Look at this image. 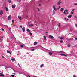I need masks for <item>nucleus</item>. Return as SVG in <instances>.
<instances>
[{
  "mask_svg": "<svg viewBox=\"0 0 77 77\" xmlns=\"http://www.w3.org/2000/svg\"><path fill=\"white\" fill-rule=\"evenodd\" d=\"M3 74L2 73H0V74L1 75H2V74Z\"/></svg>",
  "mask_w": 77,
  "mask_h": 77,
  "instance_id": "052dcab7",
  "label": "nucleus"
},
{
  "mask_svg": "<svg viewBox=\"0 0 77 77\" xmlns=\"http://www.w3.org/2000/svg\"><path fill=\"white\" fill-rule=\"evenodd\" d=\"M2 31H3V32H4V29H2Z\"/></svg>",
  "mask_w": 77,
  "mask_h": 77,
  "instance_id": "79ce46f5",
  "label": "nucleus"
},
{
  "mask_svg": "<svg viewBox=\"0 0 77 77\" xmlns=\"http://www.w3.org/2000/svg\"><path fill=\"white\" fill-rule=\"evenodd\" d=\"M33 77H37V76H33Z\"/></svg>",
  "mask_w": 77,
  "mask_h": 77,
  "instance_id": "13d9d810",
  "label": "nucleus"
},
{
  "mask_svg": "<svg viewBox=\"0 0 77 77\" xmlns=\"http://www.w3.org/2000/svg\"><path fill=\"white\" fill-rule=\"evenodd\" d=\"M11 16L9 15L8 17V20H11Z\"/></svg>",
  "mask_w": 77,
  "mask_h": 77,
  "instance_id": "20e7f679",
  "label": "nucleus"
},
{
  "mask_svg": "<svg viewBox=\"0 0 77 77\" xmlns=\"http://www.w3.org/2000/svg\"><path fill=\"white\" fill-rule=\"evenodd\" d=\"M1 66H5L3 65H1Z\"/></svg>",
  "mask_w": 77,
  "mask_h": 77,
  "instance_id": "a18cd8bd",
  "label": "nucleus"
},
{
  "mask_svg": "<svg viewBox=\"0 0 77 77\" xmlns=\"http://www.w3.org/2000/svg\"><path fill=\"white\" fill-rule=\"evenodd\" d=\"M18 65L19 66H20V64H19V63H18Z\"/></svg>",
  "mask_w": 77,
  "mask_h": 77,
  "instance_id": "5fc2aeb1",
  "label": "nucleus"
},
{
  "mask_svg": "<svg viewBox=\"0 0 77 77\" xmlns=\"http://www.w3.org/2000/svg\"><path fill=\"white\" fill-rule=\"evenodd\" d=\"M22 26H20V28H22Z\"/></svg>",
  "mask_w": 77,
  "mask_h": 77,
  "instance_id": "bf43d9fd",
  "label": "nucleus"
},
{
  "mask_svg": "<svg viewBox=\"0 0 77 77\" xmlns=\"http://www.w3.org/2000/svg\"><path fill=\"white\" fill-rule=\"evenodd\" d=\"M74 18H77V16H74Z\"/></svg>",
  "mask_w": 77,
  "mask_h": 77,
  "instance_id": "603ef678",
  "label": "nucleus"
},
{
  "mask_svg": "<svg viewBox=\"0 0 77 77\" xmlns=\"http://www.w3.org/2000/svg\"><path fill=\"white\" fill-rule=\"evenodd\" d=\"M7 1L9 3H11V0H7Z\"/></svg>",
  "mask_w": 77,
  "mask_h": 77,
  "instance_id": "a211bd4d",
  "label": "nucleus"
},
{
  "mask_svg": "<svg viewBox=\"0 0 77 77\" xmlns=\"http://www.w3.org/2000/svg\"><path fill=\"white\" fill-rule=\"evenodd\" d=\"M74 5H77V3L75 4Z\"/></svg>",
  "mask_w": 77,
  "mask_h": 77,
  "instance_id": "09e8293b",
  "label": "nucleus"
},
{
  "mask_svg": "<svg viewBox=\"0 0 77 77\" xmlns=\"http://www.w3.org/2000/svg\"><path fill=\"white\" fill-rule=\"evenodd\" d=\"M26 77H30V76L28 75H26Z\"/></svg>",
  "mask_w": 77,
  "mask_h": 77,
  "instance_id": "f704fd0d",
  "label": "nucleus"
},
{
  "mask_svg": "<svg viewBox=\"0 0 77 77\" xmlns=\"http://www.w3.org/2000/svg\"><path fill=\"white\" fill-rule=\"evenodd\" d=\"M29 26L30 27H32V26H33V25H32V24L29 25Z\"/></svg>",
  "mask_w": 77,
  "mask_h": 77,
  "instance_id": "cd10ccee",
  "label": "nucleus"
},
{
  "mask_svg": "<svg viewBox=\"0 0 77 77\" xmlns=\"http://www.w3.org/2000/svg\"><path fill=\"white\" fill-rule=\"evenodd\" d=\"M21 0H20L19 1V2H20V1H21Z\"/></svg>",
  "mask_w": 77,
  "mask_h": 77,
  "instance_id": "0e129e2a",
  "label": "nucleus"
},
{
  "mask_svg": "<svg viewBox=\"0 0 77 77\" xmlns=\"http://www.w3.org/2000/svg\"><path fill=\"white\" fill-rule=\"evenodd\" d=\"M60 3H61V2H60V1L57 3V5H60Z\"/></svg>",
  "mask_w": 77,
  "mask_h": 77,
  "instance_id": "0eeeda50",
  "label": "nucleus"
},
{
  "mask_svg": "<svg viewBox=\"0 0 77 77\" xmlns=\"http://www.w3.org/2000/svg\"><path fill=\"white\" fill-rule=\"evenodd\" d=\"M5 9H6V11H8V8L7 7L5 8Z\"/></svg>",
  "mask_w": 77,
  "mask_h": 77,
  "instance_id": "2eb2a0df",
  "label": "nucleus"
},
{
  "mask_svg": "<svg viewBox=\"0 0 77 77\" xmlns=\"http://www.w3.org/2000/svg\"><path fill=\"white\" fill-rule=\"evenodd\" d=\"M3 11L2 10H1L0 11V15H3Z\"/></svg>",
  "mask_w": 77,
  "mask_h": 77,
  "instance_id": "39448f33",
  "label": "nucleus"
},
{
  "mask_svg": "<svg viewBox=\"0 0 77 77\" xmlns=\"http://www.w3.org/2000/svg\"><path fill=\"white\" fill-rule=\"evenodd\" d=\"M26 49H29V48L27 47H26Z\"/></svg>",
  "mask_w": 77,
  "mask_h": 77,
  "instance_id": "58836bf2",
  "label": "nucleus"
},
{
  "mask_svg": "<svg viewBox=\"0 0 77 77\" xmlns=\"http://www.w3.org/2000/svg\"><path fill=\"white\" fill-rule=\"evenodd\" d=\"M4 27H7V28H8V26H7V25H4Z\"/></svg>",
  "mask_w": 77,
  "mask_h": 77,
  "instance_id": "f3484780",
  "label": "nucleus"
},
{
  "mask_svg": "<svg viewBox=\"0 0 77 77\" xmlns=\"http://www.w3.org/2000/svg\"><path fill=\"white\" fill-rule=\"evenodd\" d=\"M18 18L20 20H21V17L18 16Z\"/></svg>",
  "mask_w": 77,
  "mask_h": 77,
  "instance_id": "412c9836",
  "label": "nucleus"
},
{
  "mask_svg": "<svg viewBox=\"0 0 77 77\" xmlns=\"http://www.w3.org/2000/svg\"><path fill=\"white\" fill-rule=\"evenodd\" d=\"M26 17L28 18V16H26Z\"/></svg>",
  "mask_w": 77,
  "mask_h": 77,
  "instance_id": "4d7b16f0",
  "label": "nucleus"
},
{
  "mask_svg": "<svg viewBox=\"0 0 77 77\" xmlns=\"http://www.w3.org/2000/svg\"><path fill=\"white\" fill-rule=\"evenodd\" d=\"M11 60L12 61H15V59H11Z\"/></svg>",
  "mask_w": 77,
  "mask_h": 77,
  "instance_id": "b1692460",
  "label": "nucleus"
},
{
  "mask_svg": "<svg viewBox=\"0 0 77 77\" xmlns=\"http://www.w3.org/2000/svg\"><path fill=\"white\" fill-rule=\"evenodd\" d=\"M70 46H71V45H70V44H68V47H69Z\"/></svg>",
  "mask_w": 77,
  "mask_h": 77,
  "instance_id": "bb28decb",
  "label": "nucleus"
},
{
  "mask_svg": "<svg viewBox=\"0 0 77 77\" xmlns=\"http://www.w3.org/2000/svg\"><path fill=\"white\" fill-rule=\"evenodd\" d=\"M7 53H8L10 54H11V53L10 52V51H7Z\"/></svg>",
  "mask_w": 77,
  "mask_h": 77,
  "instance_id": "dca6fc26",
  "label": "nucleus"
},
{
  "mask_svg": "<svg viewBox=\"0 0 77 77\" xmlns=\"http://www.w3.org/2000/svg\"><path fill=\"white\" fill-rule=\"evenodd\" d=\"M49 36L50 38H51L52 39L54 38V37L52 35H49Z\"/></svg>",
  "mask_w": 77,
  "mask_h": 77,
  "instance_id": "9d476101",
  "label": "nucleus"
},
{
  "mask_svg": "<svg viewBox=\"0 0 77 77\" xmlns=\"http://www.w3.org/2000/svg\"><path fill=\"white\" fill-rule=\"evenodd\" d=\"M11 77H14V75H11Z\"/></svg>",
  "mask_w": 77,
  "mask_h": 77,
  "instance_id": "c85d7f7f",
  "label": "nucleus"
},
{
  "mask_svg": "<svg viewBox=\"0 0 77 77\" xmlns=\"http://www.w3.org/2000/svg\"><path fill=\"white\" fill-rule=\"evenodd\" d=\"M57 53H65V52H64L63 51H58V52H56Z\"/></svg>",
  "mask_w": 77,
  "mask_h": 77,
  "instance_id": "1a4fd4ad",
  "label": "nucleus"
},
{
  "mask_svg": "<svg viewBox=\"0 0 77 77\" xmlns=\"http://www.w3.org/2000/svg\"><path fill=\"white\" fill-rule=\"evenodd\" d=\"M67 17L69 18H71V17H72V16L71 15H69Z\"/></svg>",
  "mask_w": 77,
  "mask_h": 77,
  "instance_id": "9b49d317",
  "label": "nucleus"
},
{
  "mask_svg": "<svg viewBox=\"0 0 77 77\" xmlns=\"http://www.w3.org/2000/svg\"><path fill=\"white\" fill-rule=\"evenodd\" d=\"M35 25H36V26H38L37 25V24H35Z\"/></svg>",
  "mask_w": 77,
  "mask_h": 77,
  "instance_id": "69168bd1",
  "label": "nucleus"
},
{
  "mask_svg": "<svg viewBox=\"0 0 77 77\" xmlns=\"http://www.w3.org/2000/svg\"><path fill=\"white\" fill-rule=\"evenodd\" d=\"M8 29H9V31H10V30H11V28H9Z\"/></svg>",
  "mask_w": 77,
  "mask_h": 77,
  "instance_id": "c03bdc74",
  "label": "nucleus"
},
{
  "mask_svg": "<svg viewBox=\"0 0 77 77\" xmlns=\"http://www.w3.org/2000/svg\"><path fill=\"white\" fill-rule=\"evenodd\" d=\"M8 68V67H5V68L6 69H7V68Z\"/></svg>",
  "mask_w": 77,
  "mask_h": 77,
  "instance_id": "8fccbe9b",
  "label": "nucleus"
},
{
  "mask_svg": "<svg viewBox=\"0 0 77 77\" xmlns=\"http://www.w3.org/2000/svg\"><path fill=\"white\" fill-rule=\"evenodd\" d=\"M29 34H30V35H31V36H32V35H33V34H32V33H31V32H30V33H29Z\"/></svg>",
  "mask_w": 77,
  "mask_h": 77,
  "instance_id": "7c9ffc66",
  "label": "nucleus"
},
{
  "mask_svg": "<svg viewBox=\"0 0 77 77\" xmlns=\"http://www.w3.org/2000/svg\"><path fill=\"white\" fill-rule=\"evenodd\" d=\"M65 11H64V12H63V13H64V14H66V13H65Z\"/></svg>",
  "mask_w": 77,
  "mask_h": 77,
  "instance_id": "ea45409f",
  "label": "nucleus"
},
{
  "mask_svg": "<svg viewBox=\"0 0 77 77\" xmlns=\"http://www.w3.org/2000/svg\"><path fill=\"white\" fill-rule=\"evenodd\" d=\"M49 55H50V56H51V55H53V53H52V52H53V51H49Z\"/></svg>",
  "mask_w": 77,
  "mask_h": 77,
  "instance_id": "f257e3e1",
  "label": "nucleus"
},
{
  "mask_svg": "<svg viewBox=\"0 0 77 77\" xmlns=\"http://www.w3.org/2000/svg\"><path fill=\"white\" fill-rule=\"evenodd\" d=\"M12 23H14V20H12Z\"/></svg>",
  "mask_w": 77,
  "mask_h": 77,
  "instance_id": "37998d69",
  "label": "nucleus"
},
{
  "mask_svg": "<svg viewBox=\"0 0 77 77\" xmlns=\"http://www.w3.org/2000/svg\"><path fill=\"white\" fill-rule=\"evenodd\" d=\"M54 14H55V11L54 10H53V15H54Z\"/></svg>",
  "mask_w": 77,
  "mask_h": 77,
  "instance_id": "6ab92c4d",
  "label": "nucleus"
},
{
  "mask_svg": "<svg viewBox=\"0 0 77 77\" xmlns=\"http://www.w3.org/2000/svg\"><path fill=\"white\" fill-rule=\"evenodd\" d=\"M16 6V5L15 4L12 5V7L13 8H15Z\"/></svg>",
  "mask_w": 77,
  "mask_h": 77,
  "instance_id": "423d86ee",
  "label": "nucleus"
},
{
  "mask_svg": "<svg viewBox=\"0 0 77 77\" xmlns=\"http://www.w3.org/2000/svg\"><path fill=\"white\" fill-rule=\"evenodd\" d=\"M12 74H15V73H12Z\"/></svg>",
  "mask_w": 77,
  "mask_h": 77,
  "instance_id": "680f3d73",
  "label": "nucleus"
},
{
  "mask_svg": "<svg viewBox=\"0 0 77 77\" xmlns=\"http://www.w3.org/2000/svg\"><path fill=\"white\" fill-rule=\"evenodd\" d=\"M31 51H34V50H35V49H31Z\"/></svg>",
  "mask_w": 77,
  "mask_h": 77,
  "instance_id": "e433bc0d",
  "label": "nucleus"
},
{
  "mask_svg": "<svg viewBox=\"0 0 77 77\" xmlns=\"http://www.w3.org/2000/svg\"><path fill=\"white\" fill-rule=\"evenodd\" d=\"M0 75V76H1L2 77H4V76H5V75H3V74H2Z\"/></svg>",
  "mask_w": 77,
  "mask_h": 77,
  "instance_id": "a878e982",
  "label": "nucleus"
},
{
  "mask_svg": "<svg viewBox=\"0 0 77 77\" xmlns=\"http://www.w3.org/2000/svg\"><path fill=\"white\" fill-rule=\"evenodd\" d=\"M37 8V9H38V11H40V10H39V8Z\"/></svg>",
  "mask_w": 77,
  "mask_h": 77,
  "instance_id": "473e14b6",
  "label": "nucleus"
},
{
  "mask_svg": "<svg viewBox=\"0 0 77 77\" xmlns=\"http://www.w3.org/2000/svg\"><path fill=\"white\" fill-rule=\"evenodd\" d=\"M8 68H12V67H7Z\"/></svg>",
  "mask_w": 77,
  "mask_h": 77,
  "instance_id": "6e6d98bb",
  "label": "nucleus"
},
{
  "mask_svg": "<svg viewBox=\"0 0 77 77\" xmlns=\"http://www.w3.org/2000/svg\"><path fill=\"white\" fill-rule=\"evenodd\" d=\"M41 4H39V6H41Z\"/></svg>",
  "mask_w": 77,
  "mask_h": 77,
  "instance_id": "774afa93",
  "label": "nucleus"
},
{
  "mask_svg": "<svg viewBox=\"0 0 77 77\" xmlns=\"http://www.w3.org/2000/svg\"><path fill=\"white\" fill-rule=\"evenodd\" d=\"M63 37H61V38H60V39H63Z\"/></svg>",
  "mask_w": 77,
  "mask_h": 77,
  "instance_id": "c756f323",
  "label": "nucleus"
},
{
  "mask_svg": "<svg viewBox=\"0 0 77 77\" xmlns=\"http://www.w3.org/2000/svg\"><path fill=\"white\" fill-rule=\"evenodd\" d=\"M63 10H64V9L63 8H61L60 11H63Z\"/></svg>",
  "mask_w": 77,
  "mask_h": 77,
  "instance_id": "aec40b11",
  "label": "nucleus"
},
{
  "mask_svg": "<svg viewBox=\"0 0 77 77\" xmlns=\"http://www.w3.org/2000/svg\"><path fill=\"white\" fill-rule=\"evenodd\" d=\"M66 14H67V15H68V12H67V13H66Z\"/></svg>",
  "mask_w": 77,
  "mask_h": 77,
  "instance_id": "e2e57ef3",
  "label": "nucleus"
},
{
  "mask_svg": "<svg viewBox=\"0 0 77 77\" xmlns=\"http://www.w3.org/2000/svg\"><path fill=\"white\" fill-rule=\"evenodd\" d=\"M31 23V22H28V24H30Z\"/></svg>",
  "mask_w": 77,
  "mask_h": 77,
  "instance_id": "49530a36",
  "label": "nucleus"
},
{
  "mask_svg": "<svg viewBox=\"0 0 77 77\" xmlns=\"http://www.w3.org/2000/svg\"><path fill=\"white\" fill-rule=\"evenodd\" d=\"M75 39H76V40H77V38H75Z\"/></svg>",
  "mask_w": 77,
  "mask_h": 77,
  "instance_id": "3c124183",
  "label": "nucleus"
},
{
  "mask_svg": "<svg viewBox=\"0 0 77 77\" xmlns=\"http://www.w3.org/2000/svg\"><path fill=\"white\" fill-rule=\"evenodd\" d=\"M13 26V27H15V26H16L15 25H13V26Z\"/></svg>",
  "mask_w": 77,
  "mask_h": 77,
  "instance_id": "a19ab883",
  "label": "nucleus"
},
{
  "mask_svg": "<svg viewBox=\"0 0 77 77\" xmlns=\"http://www.w3.org/2000/svg\"><path fill=\"white\" fill-rule=\"evenodd\" d=\"M58 26L59 27H61V25H60V23H58Z\"/></svg>",
  "mask_w": 77,
  "mask_h": 77,
  "instance_id": "ddd939ff",
  "label": "nucleus"
},
{
  "mask_svg": "<svg viewBox=\"0 0 77 77\" xmlns=\"http://www.w3.org/2000/svg\"><path fill=\"white\" fill-rule=\"evenodd\" d=\"M22 30H23V32H24V31H25V27H23L22 29Z\"/></svg>",
  "mask_w": 77,
  "mask_h": 77,
  "instance_id": "6e6552de",
  "label": "nucleus"
},
{
  "mask_svg": "<svg viewBox=\"0 0 77 77\" xmlns=\"http://www.w3.org/2000/svg\"><path fill=\"white\" fill-rule=\"evenodd\" d=\"M26 30H27V32H30V30L29 29H27Z\"/></svg>",
  "mask_w": 77,
  "mask_h": 77,
  "instance_id": "393cba45",
  "label": "nucleus"
},
{
  "mask_svg": "<svg viewBox=\"0 0 77 77\" xmlns=\"http://www.w3.org/2000/svg\"><path fill=\"white\" fill-rule=\"evenodd\" d=\"M71 14H74V12H72V13H71Z\"/></svg>",
  "mask_w": 77,
  "mask_h": 77,
  "instance_id": "864d4df0",
  "label": "nucleus"
},
{
  "mask_svg": "<svg viewBox=\"0 0 77 77\" xmlns=\"http://www.w3.org/2000/svg\"><path fill=\"white\" fill-rule=\"evenodd\" d=\"M75 9H72V11H74Z\"/></svg>",
  "mask_w": 77,
  "mask_h": 77,
  "instance_id": "de8ad7c7",
  "label": "nucleus"
},
{
  "mask_svg": "<svg viewBox=\"0 0 77 77\" xmlns=\"http://www.w3.org/2000/svg\"><path fill=\"white\" fill-rule=\"evenodd\" d=\"M73 77H75V75H73Z\"/></svg>",
  "mask_w": 77,
  "mask_h": 77,
  "instance_id": "338daca9",
  "label": "nucleus"
},
{
  "mask_svg": "<svg viewBox=\"0 0 77 77\" xmlns=\"http://www.w3.org/2000/svg\"><path fill=\"white\" fill-rule=\"evenodd\" d=\"M20 47H24V45H22L20 46Z\"/></svg>",
  "mask_w": 77,
  "mask_h": 77,
  "instance_id": "c9c22d12",
  "label": "nucleus"
},
{
  "mask_svg": "<svg viewBox=\"0 0 77 77\" xmlns=\"http://www.w3.org/2000/svg\"><path fill=\"white\" fill-rule=\"evenodd\" d=\"M53 8L54 11H57V9L56 8V7L54 5L53 6Z\"/></svg>",
  "mask_w": 77,
  "mask_h": 77,
  "instance_id": "7ed1b4c3",
  "label": "nucleus"
},
{
  "mask_svg": "<svg viewBox=\"0 0 77 77\" xmlns=\"http://www.w3.org/2000/svg\"><path fill=\"white\" fill-rule=\"evenodd\" d=\"M60 55H61V56H65V57H67V56H67V55H65L64 54H60Z\"/></svg>",
  "mask_w": 77,
  "mask_h": 77,
  "instance_id": "f03ea898",
  "label": "nucleus"
},
{
  "mask_svg": "<svg viewBox=\"0 0 77 77\" xmlns=\"http://www.w3.org/2000/svg\"><path fill=\"white\" fill-rule=\"evenodd\" d=\"M44 39L45 41H46V40H47V38H46V37L45 36H44Z\"/></svg>",
  "mask_w": 77,
  "mask_h": 77,
  "instance_id": "f8f14e48",
  "label": "nucleus"
},
{
  "mask_svg": "<svg viewBox=\"0 0 77 77\" xmlns=\"http://www.w3.org/2000/svg\"><path fill=\"white\" fill-rule=\"evenodd\" d=\"M38 44V42H34V45H36V44Z\"/></svg>",
  "mask_w": 77,
  "mask_h": 77,
  "instance_id": "4468645a",
  "label": "nucleus"
},
{
  "mask_svg": "<svg viewBox=\"0 0 77 77\" xmlns=\"http://www.w3.org/2000/svg\"><path fill=\"white\" fill-rule=\"evenodd\" d=\"M0 26H1L2 27H4V25H3V24H1Z\"/></svg>",
  "mask_w": 77,
  "mask_h": 77,
  "instance_id": "5701e85b",
  "label": "nucleus"
},
{
  "mask_svg": "<svg viewBox=\"0 0 77 77\" xmlns=\"http://www.w3.org/2000/svg\"><path fill=\"white\" fill-rule=\"evenodd\" d=\"M66 12H68V10H64Z\"/></svg>",
  "mask_w": 77,
  "mask_h": 77,
  "instance_id": "2f4dec72",
  "label": "nucleus"
},
{
  "mask_svg": "<svg viewBox=\"0 0 77 77\" xmlns=\"http://www.w3.org/2000/svg\"><path fill=\"white\" fill-rule=\"evenodd\" d=\"M44 65L43 64H42L40 66V68H42L43 67V65Z\"/></svg>",
  "mask_w": 77,
  "mask_h": 77,
  "instance_id": "4be33fe9",
  "label": "nucleus"
},
{
  "mask_svg": "<svg viewBox=\"0 0 77 77\" xmlns=\"http://www.w3.org/2000/svg\"><path fill=\"white\" fill-rule=\"evenodd\" d=\"M59 8H60V6H59L58 8H57V9H59Z\"/></svg>",
  "mask_w": 77,
  "mask_h": 77,
  "instance_id": "4c0bfd02",
  "label": "nucleus"
},
{
  "mask_svg": "<svg viewBox=\"0 0 77 77\" xmlns=\"http://www.w3.org/2000/svg\"><path fill=\"white\" fill-rule=\"evenodd\" d=\"M60 43H62L63 42V41L62 40H61L60 41Z\"/></svg>",
  "mask_w": 77,
  "mask_h": 77,
  "instance_id": "72a5a7b5",
  "label": "nucleus"
}]
</instances>
